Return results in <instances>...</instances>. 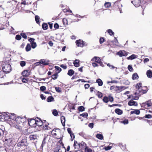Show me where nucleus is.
I'll use <instances>...</instances> for the list:
<instances>
[{
    "label": "nucleus",
    "mask_w": 152,
    "mask_h": 152,
    "mask_svg": "<svg viewBox=\"0 0 152 152\" xmlns=\"http://www.w3.org/2000/svg\"><path fill=\"white\" fill-rule=\"evenodd\" d=\"M16 148L17 151H21L26 149L28 146L26 137L21 135L18 139Z\"/></svg>",
    "instance_id": "nucleus-1"
},
{
    "label": "nucleus",
    "mask_w": 152,
    "mask_h": 152,
    "mask_svg": "<svg viewBox=\"0 0 152 152\" xmlns=\"http://www.w3.org/2000/svg\"><path fill=\"white\" fill-rule=\"evenodd\" d=\"M24 118L20 116H18L16 119L15 127L19 130H22L23 126V123L24 121Z\"/></svg>",
    "instance_id": "nucleus-2"
},
{
    "label": "nucleus",
    "mask_w": 152,
    "mask_h": 152,
    "mask_svg": "<svg viewBox=\"0 0 152 152\" xmlns=\"http://www.w3.org/2000/svg\"><path fill=\"white\" fill-rule=\"evenodd\" d=\"M3 70L5 72L9 73L12 70L11 66L9 64H5L2 66Z\"/></svg>",
    "instance_id": "nucleus-3"
},
{
    "label": "nucleus",
    "mask_w": 152,
    "mask_h": 152,
    "mask_svg": "<svg viewBox=\"0 0 152 152\" xmlns=\"http://www.w3.org/2000/svg\"><path fill=\"white\" fill-rule=\"evenodd\" d=\"M75 42L76 45L78 47H83L87 45V44L86 42L81 39L76 40Z\"/></svg>",
    "instance_id": "nucleus-4"
},
{
    "label": "nucleus",
    "mask_w": 152,
    "mask_h": 152,
    "mask_svg": "<svg viewBox=\"0 0 152 152\" xmlns=\"http://www.w3.org/2000/svg\"><path fill=\"white\" fill-rule=\"evenodd\" d=\"M114 98L111 95H109L108 96H104L102 99L103 102L105 103H107L108 102H113L114 101Z\"/></svg>",
    "instance_id": "nucleus-5"
},
{
    "label": "nucleus",
    "mask_w": 152,
    "mask_h": 152,
    "mask_svg": "<svg viewBox=\"0 0 152 152\" xmlns=\"http://www.w3.org/2000/svg\"><path fill=\"white\" fill-rule=\"evenodd\" d=\"M36 118L32 119L28 121V124L29 125L32 127H36Z\"/></svg>",
    "instance_id": "nucleus-6"
},
{
    "label": "nucleus",
    "mask_w": 152,
    "mask_h": 152,
    "mask_svg": "<svg viewBox=\"0 0 152 152\" xmlns=\"http://www.w3.org/2000/svg\"><path fill=\"white\" fill-rule=\"evenodd\" d=\"M36 127L37 126H41L43 125V122L38 117L36 118Z\"/></svg>",
    "instance_id": "nucleus-7"
},
{
    "label": "nucleus",
    "mask_w": 152,
    "mask_h": 152,
    "mask_svg": "<svg viewBox=\"0 0 152 152\" xmlns=\"http://www.w3.org/2000/svg\"><path fill=\"white\" fill-rule=\"evenodd\" d=\"M131 2L136 7L140 6L141 3L140 0H132L131 1Z\"/></svg>",
    "instance_id": "nucleus-8"
},
{
    "label": "nucleus",
    "mask_w": 152,
    "mask_h": 152,
    "mask_svg": "<svg viewBox=\"0 0 152 152\" xmlns=\"http://www.w3.org/2000/svg\"><path fill=\"white\" fill-rule=\"evenodd\" d=\"M126 88L124 86H116L115 88V91L116 93H119L122 91L123 90H124Z\"/></svg>",
    "instance_id": "nucleus-9"
},
{
    "label": "nucleus",
    "mask_w": 152,
    "mask_h": 152,
    "mask_svg": "<svg viewBox=\"0 0 152 152\" xmlns=\"http://www.w3.org/2000/svg\"><path fill=\"white\" fill-rule=\"evenodd\" d=\"M30 71L28 70H24L22 72V75L23 77H28L29 76L30 74Z\"/></svg>",
    "instance_id": "nucleus-10"
},
{
    "label": "nucleus",
    "mask_w": 152,
    "mask_h": 152,
    "mask_svg": "<svg viewBox=\"0 0 152 152\" xmlns=\"http://www.w3.org/2000/svg\"><path fill=\"white\" fill-rule=\"evenodd\" d=\"M56 151H55L54 152H66V149L64 147V145L62 144V147H60V149L56 148Z\"/></svg>",
    "instance_id": "nucleus-11"
},
{
    "label": "nucleus",
    "mask_w": 152,
    "mask_h": 152,
    "mask_svg": "<svg viewBox=\"0 0 152 152\" xmlns=\"http://www.w3.org/2000/svg\"><path fill=\"white\" fill-rule=\"evenodd\" d=\"M40 60V63L41 64H42L43 66H45L48 65L49 64V61L45 59H42Z\"/></svg>",
    "instance_id": "nucleus-12"
},
{
    "label": "nucleus",
    "mask_w": 152,
    "mask_h": 152,
    "mask_svg": "<svg viewBox=\"0 0 152 152\" xmlns=\"http://www.w3.org/2000/svg\"><path fill=\"white\" fill-rule=\"evenodd\" d=\"M117 54L120 57L126 56L127 55L126 52L124 50L123 51H122L121 50L119 51V52Z\"/></svg>",
    "instance_id": "nucleus-13"
},
{
    "label": "nucleus",
    "mask_w": 152,
    "mask_h": 152,
    "mask_svg": "<svg viewBox=\"0 0 152 152\" xmlns=\"http://www.w3.org/2000/svg\"><path fill=\"white\" fill-rule=\"evenodd\" d=\"M88 147L86 146V144L83 142H82L80 143V148L82 150H85Z\"/></svg>",
    "instance_id": "nucleus-14"
},
{
    "label": "nucleus",
    "mask_w": 152,
    "mask_h": 152,
    "mask_svg": "<svg viewBox=\"0 0 152 152\" xmlns=\"http://www.w3.org/2000/svg\"><path fill=\"white\" fill-rule=\"evenodd\" d=\"M91 61H94L95 62L99 63L101 61V60L99 57L95 56L92 59Z\"/></svg>",
    "instance_id": "nucleus-15"
},
{
    "label": "nucleus",
    "mask_w": 152,
    "mask_h": 152,
    "mask_svg": "<svg viewBox=\"0 0 152 152\" xmlns=\"http://www.w3.org/2000/svg\"><path fill=\"white\" fill-rule=\"evenodd\" d=\"M128 104L129 106H137L138 105L137 103L133 100L129 101L128 103Z\"/></svg>",
    "instance_id": "nucleus-16"
},
{
    "label": "nucleus",
    "mask_w": 152,
    "mask_h": 152,
    "mask_svg": "<svg viewBox=\"0 0 152 152\" xmlns=\"http://www.w3.org/2000/svg\"><path fill=\"white\" fill-rule=\"evenodd\" d=\"M9 119L15 120V121H16V119L17 118V117L16 118V116L15 114L14 113H9Z\"/></svg>",
    "instance_id": "nucleus-17"
},
{
    "label": "nucleus",
    "mask_w": 152,
    "mask_h": 152,
    "mask_svg": "<svg viewBox=\"0 0 152 152\" xmlns=\"http://www.w3.org/2000/svg\"><path fill=\"white\" fill-rule=\"evenodd\" d=\"M73 146L74 148V150L75 149H77L80 148V144L78 143L77 142L76 140H75L74 141Z\"/></svg>",
    "instance_id": "nucleus-18"
},
{
    "label": "nucleus",
    "mask_w": 152,
    "mask_h": 152,
    "mask_svg": "<svg viewBox=\"0 0 152 152\" xmlns=\"http://www.w3.org/2000/svg\"><path fill=\"white\" fill-rule=\"evenodd\" d=\"M115 113L118 115H121L123 113V111L122 110L119 108H117L115 110Z\"/></svg>",
    "instance_id": "nucleus-19"
},
{
    "label": "nucleus",
    "mask_w": 152,
    "mask_h": 152,
    "mask_svg": "<svg viewBox=\"0 0 152 152\" xmlns=\"http://www.w3.org/2000/svg\"><path fill=\"white\" fill-rule=\"evenodd\" d=\"M43 129L44 130H46V131L47 130H52V128L50 127L47 124H45L43 126Z\"/></svg>",
    "instance_id": "nucleus-20"
},
{
    "label": "nucleus",
    "mask_w": 152,
    "mask_h": 152,
    "mask_svg": "<svg viewBox=\"0 0 152 152\" xmlns=\"http://www.w3.org/2000/svg\"><path fill=\"white\" fill-rule=\"evenodd\" d=\"M144 88V89H142L140 91H139L140 93H141V94H145L148 91V88L146 86H145Z\"/></svg>",
    "instance_id": "nucleus-21"
},
{
    "label": "nucleus",
    "mask_w": 152,
    "mask_h": 152,
    "mask_svg": "<svg viewBox=\"0 0 152 152\" xmlns=\"http://www.w3.org/2000/svg\"><path fill=\"white\" fill-rule=\"evenodd\" d=\"M61 122L63 126H65V118L64 116H61Z\"/></svg>",
    "instance_id": "nucleus-22"
},
{
    "label": "nucleus",
    "mask_w": 152,
    "mask_h": 152,
    "mask_svg": "<svg viewBox=\"0 0 152 152\" xmlns=\"http://www.w3.org/2000/svg\"><path fill=\"white\" fill-rule=\"evenodd\" d=\"M135 114L136 115H139L140 113V111L139 110L136 109L130 112L131 114Z\"/></svg>",
    "instance_id": "nucleus-23"
},
{
    "label": "nucleus",
    "mask_w": 152,
    "mask_h": 152,
    "mask_svg": "<svg viewBox=\"0 0 152 152\" xmlns=\"http://www.w3.org/2000/svg\"><path fill=\"white\" fill-rule=\"evenodd\" d=\"M146 75L148 77L151 78L152 77V72L151 70H148L146 72Z\"/></svg>",
    "instance_id": "nucleus-24"
},
{
    "label": "nucleus",
    "mask_w": 152,
    "mask_h": 152,
    "mask_svg": "<svg viewBox=\"0 0 152 152\" xmlns=\"http://www.w3.org/2000/svg\"><path fill=\"white\" fill-rule=\"evenodd\" d=\"M42 27L44 30H46L48 28V25L46 23H44L42 25Z\"/></svg>",
    "instance_id": "nucleus-25"
},
{
    "label": "nucleus",
    "mask_w": 152,
    "mask_h": 152,
    "mask_svg": "<svg viewBox=\"0 0 152 152\" xmlns=\"http://www.w3.org/2000/svg\"><path fill=\"white\" fill-rule=\"evenodd\" d=\"M79 60L76 59L73 62L74 66L76 67H77L80 66Z\"/></svg>",
    "instance_id": "nucleus-26"
},
{
    "label": "nucleus",
    "mask_w": 152,
    "mask_h": 152,
    "mask_svg": "<svg viewBox=\"0 0 152 152\" xmlns=\"http://www.w3.org/2000/svg\"><path fill=\"white\" fill-rule=\"evenodd\" d=\"M139 76L136 73H134L132 76V79L134 80H135L138 79Z\"/></svg>",
    "instance_id": "nucleus-27"
},
{
    "label": "nucleus",
    "mask_w": 152,
    "mask_h": 152,
    "mask_svg": "<svg viewBox=\"0 0 152 152\" xmlns=\"http://www.w3.org/2000/svg\"><path fill=\"white\" fill-rule=\"evenodd\" d=\"M79 134L85 139L87 138L88 137L87 135L83 132H82L79 133Z\"/></svg>",
    "instance_id": "nucleus-28"
},
{
    "label": "nucleus",
    "mask_w": 152,
    "mask_h": 152,
    "mask_svg": "<svg viewBox=\"0 0 152 152\" xmlns=\"http://www.w3.org/2000/svg\"><path fill=\"white\" fill-rule=\"evenodd\" d=\"M20 78L22 80V81L24 83H26L28 82V78H27V77H21Z\"/></svg>",
    "instance_id": "nucleus-29"
},
{
    "label": "nucleus",
    "mask_w": 152,
    "mask_h": 152,
    "mask_svg": "<svg viewBox=\"0 0 152 152\" xmlns=\"http://www.w3.org/2000/svg\"><path fill=\"white\" fill-rule=\"evenodd\" d=\"M31 47L30 44L29 43L27 44L26 47V50L27 52H28L31 50Z\"/></svg>",
    "instance_id": "nucleus-30"
},
{
    "label": "nucleus",
    "mask_w": 152,
    "mask_h": 152,
    "mask_svg": "<svg viewBox=\"0 0 152 152\" xmlns=\"http://www.w3.org/2000/svg\"><path fill=\"white\" fill-rule=\"evenodd\" d=\"M96 95L99 98H102L103 96V94L98 91H97Z\"/></svg>",
    "instance_id": "nucleus-31"
},
{
    "label": "nucleus",
    "mask_w": 152,
    "mask_h": 152,
    "mask_svg": "<svg viewBox=\"0 0 152 152\" xmlns=\"http://www.w3.org/2000/svg\"><path fill=\"white\" fill-rule=\"evenodd\" d=\"M75 72L72 69H70L68 70L67 74L70 76H72L74 73Z\"/></svg>",
    "instance_id": "nucleus-32"
},
{
    "label": "nucleus",
    "mask_w": 152,
    "mask_h": 152,
    "mask_svg": "<svg viewBox=\"0 0 152 152\" xmlns=\"http://www.w3.org/2000/svg\"><path fill=\"white\" fill-rule=\"evenodd\" d=\"M137 58V56L135 54H132L127 58L128 60H132Z\"/></svg>",
    "instance_id": "nucleus-33"
},
{
    "label": "nucleus",
    "mask_w": 152,
    "mask_h": 152,
    "mask_svg": "<svg viewBox=\"0 0 152 152\" xmlns=\"http://www.w3.org/2000/svg\"><path fill=\"white\" fill-rule=\"evenodd\" d=\"M54 101V98L52 96H49L47 99V101L48 102H51Z\"/></svg>",
    "instance_id": "nucleus-34"
},
{
    "label": "nucleus",
    "mask_w": 152,
    "mask_h": 152,
    "mask_svg": "<svg viewBox=\"0 0 152 152\" xmlns=\"http://www.w3.org/2000/svg\"><path fill=\"white\" fill-rule=\"evenodd\" d=\"M58 76V73H56L54 74L53 75L51 76V77L52 79L55 80L57 78Z\"/></svg>",
    "instance_id": "nucleus-35"
},
{
    "label": "nucleus",
    "mask_w": 152,
    "mask_h": 152,
    "mask_svg": "<svg viewBox=\"0 0 152 152\" xmlns=\"http://www.w3.org/2000/svg\"><path fill=\"white\" fill-rule=\"evenodd\" d=\"M96 82L98 83V85L99 86H102L103 84V82L100 79H97Z\"/></svg>",
    "instance_id": "nucleus-36"
},
{
    "label": "nucleus",
    "mask_w": 152,
    "mask_h": 152,
    "mask_svg": "<svg viewBox=\"0 0 152 152\" xmlns=\"http://www.w3.org/2000/svg\"><path fill=\"white\" fill-rule=\"evenodd\" d=\"M96 137L99 140H102L103 139V136L102 134H98L96 135Z\"/></svg>",
    "instance_id": "nucleus-37"
},
{
    "label": "nucleus",
    "mask_w": 152,
    "mask_h": 152,
    "mask_svg": "<svg viewBox=\"0 0 152 152\" xmlns=\"http://www.w3.org/2000/svg\"><path fill=\"white\" fill-rule=\"evenodd\" d=\"M146 103V102H145L142 103L141 104V107L145 109H148V107Z\"/></svg>",
    "instance_id": "nucleus-38"
},
{
    "label": "nucleus",
    "mask_w": 152,
    "mask_h": 152,
    "mask_svg": "<svg viewBox=\"0 0 152 152\" xmlns=\"http://www.w3.org/2000/svg\"><path fill=\"white\" fill-rule=\"evenodd\" d=\"M57 129H53L52 130L51 132L52 134L54 136H56L57 135V133L56 132V130Z\"/></svg>",
    "instance_id": "nucleus-39"
},
{
    "label": "nucleus",
    "mask_w": 152,
    "mask_h": 152,
    "mask_svg": "<svg viewBox=\"0 0 152 152\" xmlns=\"http://www.w3.org/2000/svg\"><path fill=\"white\" fill-rule=\"evenodd\" d=\"M107 31L108 33L111 36H114V32L111 29L107 30Z\"/></svg>",
    "instance_id": "nucleus-40"
},
{
    "label": "nucleus",
    "mask_w": 152,
    "mask_h": 152,
    "mask_svg": "<svg viewBox=\"0 0 152 152\" xmlns=\"http://www.w3.org/2000/svg\"><path fill=\"white\" fill-rule=\"evenodd\" d=\"M5 75V73L3 70L0 71V78H2Z\"/></svg>",
    "instance_id": "nucleus-41"
},
{
    "label": "nucleus",
    "mask_w": 152,
    "mask_h": 152,
    "mask_svg": "<svg viewBox=\"0 0 152 152\" xmlns=\"http://www.w3.org/2000/svg\"><path fill=\"white\" fill-rule=\"evenodd\" d=\"M26 33H27L22 32L20 33V35L23 38L25 39H26L27 38V36L26 34Z\"/></svg>",
    "instance_id": "nucleus-42"
},
{
    "label": "nucleus",
    "mask_w": 152,
    "mask_h": 152,
    "mask_svg": "<svg viewBox=\"0 0 152 152\" xmlns=\"http://www.w3.org/2000/svg\"><path fill=\"white\" fill-rule=\"evenodd\" d=\"M63 24L64 25H67L69 24H68V21L67 18H64L62 20Z\"/></svg>",
    "instance_id": "nucleus-43"
},
{
    "label": "nucleus",
    "mask_w": 152,
    "mask_h": 152,
    "mask_svg": "<svg viewBox=\"0 0 152 152\" xmlns=\"http://www.w3.org/2000/svg\"><path fill=\"white\" fill-rule=\"evenodd\" d=\"M111 5V3L109 2H106L104 4L105 7L106 8H109Z\"/></svg>",
    "instance_id": "nucleus-44"
},
{
    "label": "nucleus",
    "mask_w": 152,
    "mask_h": 152,
    "mask_svg": "<svg viewBox=\"0 0 152 152\" xmlns=\"http://www.w3.org/2000/svg\"><path fill=\"white\" fill-rule=\"evenodd\" d=\"M112 148V146H108L106 147L103 148V150H105V151H108L110 150Z\"/></svg>",
    "instance_id": "nucleus-45"
},
{
    "label": "nucleus",
    "mask_w": 152,
    "mask_h": 152,
    "mask_svg": "<svg viewBox=\"0 0 152 152\" xmlns=\"http://www.w3.org/2000/svg\"><path fill=\"white\" fill-rule=\"evenodd\" d=\"M4 114L5 117V120H7L9 119V114L8 115L6 113H4Z\"/></svg>",
    "instance_id": "nucleus-46"
},
{
    "label": "nucleus",
    "mask_w": 152,
    "mask_h": 152,
    "mask_svg": "<svg viewBox=\"0 0 152 152\" xmlns=\"http://www.w3.org/2000/svg\"><path fill=\"white\" fill-rule=\"evenodd\" d=\"M22 37L21 35L19 34L17 35L15 37V39L17 40H20L21 39Z\"/></svg>",
    "instance_id": "nucleus-47"
},
{
    "label": "nucleus",
    "mask_w": 152,
    "mask_h": 152,
    "mask_svg": "<svg viewBox=\"0 0 152 152\" xmlns=\"http://www.w3.org/2000/svg\"><path fill=\"white\" fill-rule=\"evenodd\" d=\"M78 110L79 111H83L85 110V108L83 106H79L78 107Z\"/></svg>",
    "instance_id": "nucleus-48"
},
{
    "label": "nucleus",
    "mask_w": 152,
    "mask_h": 152,
    "mask_svg": "<svg viewBox=\"0 0 152 152\" xmlns=\"http://www.w3.org/2000/svg\"><path fill=\"white\" fill-rule=\"evenodd\" d=\"M146 102L147 103L146 104L147 105L148 107L152 106V103L151 100H148L146 101Z\"/></svg>",
    "instance_id": "nucleus-49"
},
{
    "label": "nucleus",
    "mask_w": 152,
    "mask_h": 152,
    "mask_svg": "<svg viewBox=\"0 0 152 152\" xmlns=\"http://www.w3.org/2000/svg\"><path fill=\"white\" fill-rule=\"evenodd\" d=\"M142 86V84L141 83H138L137 84L136 86V88L138 90Z\"/></svg>",
    "instance_id": "nucleus-50"
},
{
    "label": "nucleus",
    "mask_w": 152,
    "mask_h": 152,
    "mask_svg": "<svg viewBox=\"0 0 152 152\" xmlns=\"http://www.w3.org/2000/svg\"><path fill=\"white\" fill-rule=\"evenodd\" d=\"M20 65L22 67H23L26 65V62L25 61H21L20 62Z\"/></svg>",
    "instance_id": "nucleus-51"
},
{
    "label": "nucleus",
    "mask_w": 152,
    "mask_h": 152,
    "mask_svg": "<svg viewBox=\"0 0 152 152\" xmlns=\"http://www.w3.org/2000/svg\"><path fill=\"white\" fill-rule=\"evenodd\" d=\"M47 137H44V138L43 139V141L42 142V143L41 145V146L43 147L44 146V145L46 143V140Z\"/></svg>",
    "instance_id": "nucleus-52"
},
{
    "label": "nucleus",
    "mask_w": 152,
    "mask_h": 152,
    "mask_svg": "<svg viewBox=\"0 0 152 152\" xmlns=\"http://www.w3.org/2000/svg\"><path fill=\"white\" fill-rule=\"evenodd\" d=\"M35 20L36 22L37 23H39V18L38 15H36L35 16Z\"/></svg>",
    "instance_id": "nucleus-53"
},
{
    "label": "nucleus",
    "mask_w": 152,
    "mask_h": 152,
    "mask_svg": "<svg viewBox=\"0 0 152 152\" xmlns=\"http://www.w3.org/2000/svg\"><path fill=\"white\" fill-rule=\"evenodd\" d=\"M52 113H53V114L55 116H57L58 115V113L56 109L53 110Z\"/></svg>",
    "instance_id": "nucleus-54"
},
{
    "label": "nucleus",
    "mask_w": 152,
    "mask_h": 152,
    "mask_svg": "<svg viewBox=\"0 0 152 152\" xmlns=\"http://www.w3.org/2000/svg\"><path fill=\"white\" fill-rule=\"evenodd\" d=\"M29 137L31 140H34L37 138L36 136L35 135H31Z\"/></svg>",
    "instance_id": "nucleus-55"
},
{
    "label": "nucleus",
    "mask_w": 152,
    "mask_h": 152,
    "mask_svg": "<svg viewBox=\"0 0 152 152\" xmlns=\"http://www.w3.org/2000/svg\"><path fill=\"white\" fill-rule=\"evenodd\" d=\"M67 20L68 21V24H70L72 23V16L69 17L67 18Z\"/></svg>",
    "instance_id": "nucleus-56"
},
{
    "label": "nucleus",
    "mask_w": 152,
    "mask_h": 152,
    "mask_svg": "<svg viewBox=\"0 0 152 152\" xmlns=\"http://www.w3.org/2000/svg\"><path fill=\"white\" fill-rule=\"evenodd\" d=\"M104 37H101L99 39V42L100 44H102L104 41Z\"/></svg>",
    "instance_id": "nucleus-57"
},
{
    "label": "nucleus",
    "mask_w": 152,
    "mask_h": 152,
    "mask_svg": "<svg viewBox=\"0 0 152 152\" xmlns=\"http://www.w3.org/2000/svg\"><path fill=\"white\" fill-rule=\"evenodd\" d=\"M5 117L4 116V113H3L1 115H0V119L1 121H4L5 120Z\"/></svg>",
    "instance_id": "nucleus-58"
},
{
    "label": "nucleus",
    "mask_w": 152,
    "mask_h": 152,
    "mask_svg": "<svg viewBox=\"0 0 152 152\" xmlns=\"http://www.w3.org/2000/svg\"><path fill=\"white\" fill-rule=\"evenodd\" d=\"M55 89L56 91L58 93H61V88L59 87H55Z\"/></svg>",
    "instance_id": "nucleus-59"
},
{
    "label": "nucleus",
    "mask_w": 152,
    "mask_h": 152,
    "mask_svg": "<svg viewBox=\"0 0 152 152\" xmlns=\"http://www.w3.org/2000/svg\"><path fill=\"white\" fill-rule=\"evenodd\" d=\"M55 68L57 71H58V72H56L58 73V74L60 72L61 70V68L58 66H55Z\"/></svg>",
    "instance_id": "nucleus-60"
},
{
    "label": "nucleus",
    "mask_w": 152,
    "mask_h": 152,
    "mask_svg": "<svg viewBox=\"0 0 152 152\" xmlns=\"http://www.w3.org/2000/svg\"><path fill=\"white\" fill-rule=\"evenodd\" d=\"M80 116H82L84 118H87L88 116V114L87 113H83L82 114H81L80 115Z\"/></svg>",
    "instance_id": "nucleus-61"
},
{
    "label": "nucleus",
    "mask_w": 152,
    "mask_h": 152,
    "mask_svg": "<svg viewBox=\"0 0 152 152\" xmlns=\"http://www.w3.org/2000/svg\"><path fill=\"white\" fill-rule=\"evenodd\" d=\"M31 47L33 49L35 48L37 46L36 43L35 42H32V43H31Z\"/></svg>",
    "instance_id": "nucleus-62"
},
{
    "label": "nucleus",
    "mask_w": 152,
    "mask_h": 152,
    "mask_svg": "<svg viewBox=\"0 0 152 152\" xmlns=\"http://www.w3.org/2000/svg\"><path fill=\"white\" fill-rule=\"evenodd\" d=\"M0 152H6L5 148L3 147H0Z\"/></svg>",
    "instance_id": "nucleus-63"
},
{
    "label": "nucleus",
    "mask_w": 152,
    "mask_h": 152,
    "mask_svg": "<svg viewBox=\"0 0 152 152\" xmlns=\"http://www.w3.org/2000/svg\"><path fill=\"white\" fill-rule=\"evenodd\" d=\"M92 150L88 147L85 150V152H92Z\"/></svg>",
    "instance_id": "nucleus-64"
}]
</instances>
